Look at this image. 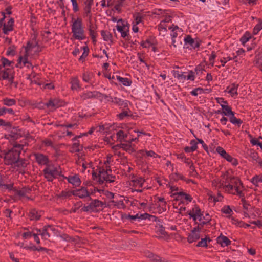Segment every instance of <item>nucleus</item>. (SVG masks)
Returning <instances> with one entry per match:
<instances>
[{
	"instance_id": "f257e3e1",
	"label": "nucleus",
	"mask_w": 262,
	"mask_h": 262,
	"mask_svg": "<svg viewBox=\"0 0 262 262\" xmlns=\"http://www.w3.org/2000/svg\"><path fill=\"white\" fill-rule=\"evenodd\" d=\"M110 166H98L96 170L93 168L92 179L98 184L102 185L104 182L111 183L116 180V176L113 175Z\"/></svg>"
},
{
	"instance_id": "f03ea898",
	"label": "nucleus",
	"mask_w": 262,
	"mask_h": 262,
	"mask_svg": "<svg viewBox=\"0 0 262 262\" xmlns=\"http://www.w3.org/2000/svg\"><path fill=\"white\" fill-rule=\"evenodd\" d=\"M24 145L15 143L13 147L5 154L4 162L7 165H12L17 162L20 154L24 148Z\"/></svg>"
},
{
	"instance_id": "7ed1b4c3",
	"label": "nucleus",
	"mask_w": 262,
	"mask_h": 262,
	"mask_svg": "<svg viewBox=\"0 0 262 262\" xmlns=\"http://www.w3.org/2000/svg\"><path fill=\"white\" fill-rule=\"evenodd\" d=\"M188 215L190 218H192L195 224H198L199 227L200 226H203L209 223L211 220L210 216L207 213H206L205 215L204 216L200 208L196 205H194L193 208L189 211Z\"/></svg>"
},
{
	"instance_id": "20e7f679",
	"label": "nucleus",
	"mask_w": 262,
	"mask_h": 262,
	"mask_svg": "<svg viewBox=\"0 0 262 262\" xmlns=\"http://www.w3.org/2000/svg\"><path fill=\"white\" fill-rule=\"evenodd\" d=\"M72 23L71 29L73 37L79 40H84L85 38V36L82 19L80 17L72 18Z\"/></svg>"
},
{
	"instance_id": "39448f33",
	"label": "nucleus",
	"mask_w": 262,
	"mask_h": 262,
	"mask_svg": "<svg viewBox=\"0 0 262 262\" xmlns=\"http://www.w3.org/2000/svg\"><path fill=\"white\" fill-rule=\"evenodd\" d=\"M61 172L59 171L57 167L47 166L43 170V173L45 178L49 182H52L54 179L60 175Z\"/></svg>"
},
{
	"instance_id": "423d86ee",
	"label": "nucleus",
	"mask_w": 262,
	"mask_h": 262,
	"mask_svg": "<svg viewBox=\"0 0 262 262\" xmlns=\"http://www.w3.org/2000/svg\"><path fill=\"white\" fill-rule=\"evenodd\" d=\"M116 29L118 32H120L121 37L126 39V38L128 37L129 35V29L127 23H125L122 19H120L117 21Z\"/></svg>"
},
{
	"instance_id": "0eeeda50",
	"label": "nucleus",
	"mask_w": 262,
	"mask_h": 262,
	"mask_svg": "<svg viewBox=\"0 0 262 262\" xmlns=\"http://www.w3.org/2000/svg\"><path fill=\"white\" fill-rule=\"evenodd\" d=\"M39 46L38 41L37 40V36L34 35L32 36L31 38L28 41L27 45L25 47V50L26 52L29 53L33 51L34 49H36L35 52H39Z\"/></svg>"
},
{
	"instance_id": "6e6552de",
	"label": "nucleus",
	"mask_w": 262,
	"mask_h": 262,
	"mask_svg": "<svg viewBox=\"0 0 262 262\" xmlns=\"http://www.w3.org/2000/svg\"><path fill=\"white\" fill-rule=\"evenodd\" d=\"M29 53L25 52V54L23 56H20L18 59V62L16 64V67L19 68H23L24 67H26L27 68H33L32 63L28 61V55Z\"/></svg>"
},
{
	"instance_id": "1a4fd4ad",
	"label": "nucleus",
	"mask_w": 262,
	"mask_h": 262,
	"mask_svg": "<svg viewBox=\"0 0 262 262\" xmlns=\"http://www.w3.org/2000/svg\"><path fill=\"white\" fill-rule=\"evenodd\" d=\"M107 101L116 104L122 108H126L128 107L129 101L127 100H123L117 97H110L107 99Z\"/></svg>"
},
{
	"instance_id": "9d476101",
	"label": "nucleus",
	"mask_w": 262,
	"mask_h": 262,
	"mask_svg": "<svg viewBox=\"0 0 262 262\" xmlns=\"http://www.w3.org/2000/svg\"><path fill=\"white\" fill-rule=\"evenodd\" d=\"M200 227L197 226L191 231L187 237V241L189 243L195 242L200 238Z\"/></svg>"
},
{
	"instance_id": "9b49d317",
	"label": "nucleus",
	"mask_w": 262,
	"mask_h": 262,
	"mask_svg": "<svg viewBox=\"0 0 262 262\" xmlns=\"http://www.w3.org/2000/svg\"><path fill=\"white\" fill-rule=\"evenodd\" d=\"M35 160L39 165H48L49 159L47 156L41 153H35L34 154Z\"/></svg>"
},
{
	"instance_id": "f8f14e48",
	"label": "nucleus",
	"mask_w": 262,
	"mask_h": 262,
	"mask_svg": "<svg viewBox=\"0 0 262 262\" xmlns=\"http://www.w3.org/2000/svg\"><path fill=\"white\" fill-rule=\"evenodd\" d=\"M74 196H78L79 198H85L90 196V193L86 187H82L80 189L73 190Z\"/></svg>"
},
{
	"instance_id": "ddd939ff",
	"label": "nucleus",
	"mask_w": 262,
	"mask_h": 262,
	"mask_svg": "<svg viewBox=\"0 0 262 262\" xmlns=\"http://www.w3.org/2000/svg\"><path fill=\"white\" fill-rule=\"evenodd\" d=\"M64 179L67 180L68 182L71 184L72 185L78 187L80 185L81 181L78 174H74L69 176L68 177H64L62 176Z\"/></svg>"
},
{
	"instance_id": "4468645a",
	"label": "nucleus",
	"mask_w": 262,
	"mask_h": 262,
	"mask_svg": "<svg viewBox=\"0 0 262 262\" xmlns=\"http://www.w3.org/2000/svg\"><path fill=\"white\" fill-rule=\"evenodd\" d=\"M64 105V102L58 99H50L46 104V105L50 108L51 109H56Z\"/></svg>"
},
{
	"instance_id": "2eb2a0df",
	"label": "nucleus",
	"mask_w": 262,
	"mask_h": 262,
	"mask_svg": "<svg viewBox=\"0 0 262 262\" xmlns=\"http://www.w3.org/2000/svg\"><path fill=\"white\" fill-rule=\"evenodd\" d=\"M14 23V20L12 18H9L7 23H4L2 28L3 33L5 34H8L10 32L13 31Z\"/></svg>"
},
{
	"instance_id": "dca6fc26",
	"label": "nucleus",
	"mask_w": 262,
	"mask_h": 262,
	"mask_svg": "<svg viewBox=\"0 0 262 262\" xmlns=\"http://www.w3.org/2000/svg\"><path fill=\"white\" fill-rule=\"evenodd\" d=\"M55 228L52 225L45 226L42 229V232L39 233L42 237V238L45 240H47L50 237L49 231H55Z\"/></svg>"
},
{
	"instance_id": "f3484780",
	"label": "nucleus",
	"mask_w": 262,
	"mask_h": 262,
	"mask_svg": "<svg viewBox=\"0 0 262 262\" xmlns=\"http://www.w3.org/2000/svg\"><path fill=\"white\" fill-rule=\"evenodd\" d=\"M184 40L185 45H188L187 48L190 47L191 48L195 49L200 46L199 42L194 40L190 35H187Z\"/></svg>"
},
{
	"instance_id": "a211bd4d",
	"label": "nucleus",
	"mask_w": 262,
	"mask_h": 262,
	"mask_svg": "<svg viewBox=\"0 0 262 262\" xmlns=\"http://www.w3.org/2000/svg\"><path fill=\"white\" fill-rule=\"evenodd\" d=\"M31 189L28 187H24L20 190L15 189V193L20 197H25L27 199H30V198L28 196V194L31 192Z\"/></svg>"
},
{
	"instance_id": "6ab92c4d",
	"label": "nucleus",
	"mask_w": 262,
	"mask_h": 262,
	"mask_svg": "<svg viewBox=\"0 0 262 262\" xmlns=\"http://www.w3.org/2000/svg\"><path fill=\"white\" fill-rule=\"evenodd\" d=\"M98 95H100L99 92L96 91H87L80 95V98L83 101L89 99L97 98Z\"/></svg>"
},
{
	"instance_id": "aec40b11",
	"label": "nucleus",
	"mask_w": 262,
	"mask_h": 262,
	"mask_svg": "<svg viewBox=\"0 0 262 262\" xmlns=\"http://www.w3.org/2000/svg\"><path fill=\"white\" fill-rule=\"evenodd\" d=\"M42 214L41 211L35 209H31L29 212V217L31 221H38Z\"/></svg>"
},
{
	"instance_id": "412c9836",
	"label": "nucleus",
	"mask_w": 262,
	"mask_h": 262,
	"mask_svg": "<svg viewBox=\"0 0 262 262\" xmlns=\"http://www.w3.org/2000/svg\"><path fill=\"white\" fill-rule=\"evenodd\" d=\"M145 180L141 177H134L130 182V186L134 187L141 188L143 187Z\"/></svg>"
},
{
	"instance_id": "4be33fe9",
	"label": "nucleus",
	"mask_w": 262,
	"mask_h": 262,
	"mask_svg": "<svg viewBox=\"0 0 262 262\" xmlns=\"http://www.w3.org/2000/svg\"><path fill=\"white\" fill-rule=\"evenodd\" d=\"M0 188L3 191L8 190V191L12 190L14 191V190L16 189L14 187V183L13 182L10 181L9 183H8L5 179L0 185Z\"/></svg>"
},
{
	"instance_id": "5701e85b",
	"label": "nucleus",
	"mask_w": 262,
	"mask_h": 262,
	"mask_svg": "<svg viewBox=\"0 0 262 262\" xmlns=\"http://www.w3.org/2000/svg\"><path fill=\"white\" fill-rule=\"evenodd\" d=\"M173 194L177 195V199H180L183 202L186 201L187 203L188 202H190L192 200V198L189 194L186 193L182 191L174 193Z\"/></svg>"
},
{
	"instance_id": "b1692460",
	"label": "nucleus",
	"mask_w": 262,
	"mask_h": 262,
	"mask_svg": "<svg viewBox=\"0 0 262 262\" xmlns=\"http://www.w3.org/2000/svg\"><path fill=\"white\" fill-rule=\"evenodd\" d=\"M230 240L226 236H224L222 234L217 237L216 243L220 245L222 247L228 246L231 244Z\"/></svg>"
},
{
	"instance_id": "393cba45",
	"label": "nucleus",
	"mask_w": 262,
	"mask_h": 262,
	"mask_svg": "<svg viewBox=\"0 0 262 262\" xmlns=\"http://www.w3.org/2000/svg\"><path fill=\"white\" fill-rule=\"evenodd\" d=\"M96 27L92 23H90L89 27V35L94 43L96 42L97 33L96 32Z\"/></svg>"
},
{
	"instance_id": "a878e982",
	"label": "nucleus",
	"mask_w": 262,
	"mask_h": 262,
	"mask_svg": "<svg viewBox=\"0 0 262 262\" xmlns=\"http://www.w3.org/2000/svg\"><path fill=\"white\" fill-rule=\"evenodd\" d=\"M74 195L73 190H64L62 191L60 193L57 194V197L63 200L67 199H70Z\"/></svg>"
},
{
	"instance_id": "bb28decb",
	"label": "nucleus",
	"mask_w": 262,
	"mask_h": 262,
	"mask_svg": "<svg viewBox=\"0 0 262 262\" xmlns=\"http://www.w3.org/2000/svg\"><path fill=\"white\" fill-rule=\"evenodd\" d=\"M228 2L229 0H216L214 3V9H216L218 11L223 9Z\"/></svg>"
},
{
	"instance_id": "cd10ccee",
	"label": "nucleus",
	"mask_w": 262,
	"mask_h": 262,
	"mask_svg": "<svg viewBox=\"0 0 262 262\" xmlns=\"http://www.w3.org/2000/svg\"><path fill=\"white\" fill-rule=\"evenodd\" d=\"M15 164H16V167L20 168L19 173H24V169L27 167L28 164L27 160L25 159H19Z\"/></svg>"
},
{
	"instance_id": "c85d7f7f",
	"label": "nucleus",
	"mask_w": 262,
	"mask_h": 262,
	"mask_svg": "<svg viewBox=\"0 0 262 262\" xmlns=\"http://www.w3.org/2000/svg\"><path fill=\"white\" fill-rule=\"evenodd\" d=\"M229 183L233 185L235 189H237V188H239L240 186H241L242 187H244L243 183L238 177H231L230 179Z\"/></svg>"
},
{
	"instance_id": "c756f323",
	"label": "nucleus",
	"mask_w": 262,
	"mask_h": 262,
	"mask_svg": "<svg viewBox=\"0 0 262 262\" xmlns=\"http://www.w3.org/2000/svg\"><path fill=\"white\" fill-rule=\"evenodd\" d=\"M205 67L206 64L205 63H201L195 68V71L196 74L199 76V78H201V75H205L204 73L206 72Z\"/></svg>"
},
{
	"instance_id": "7c9ffc66",
	"label": "nucleus",
	"mask_w": 262,
	"mask_h": 262,
	"mask_svg": "<svg viewBox=\"0 0 262 262\" xmlns=\"http://www.w3.org/2000/svg\"><path fill=\"white\" fill-rule=\"evenodd\" d=\"M93 211L98 210L103 207V203L97 199L93 200L91 203Z\"/></svg>"
},
{
	"instance_id": "2f4dec72",
	"label": "nucleus",
	"mask_w": 262,
	"mask_h": 262,
	"mask_svg": "<svg viewBox=\"0 0 262 262\" xmlns=\"http://www.w3.org/2000/svg\"><path fill=\"white\" fill-rule=\"evenodd\" d=\"M71 89L73 90H78L80 89V81L77 77L71 78Z\"/></svg>"
},
{
	"instance_id": "473e14b6",
	"label": "nucleus",
	"mask_w": 262,
	"mask_h": 262,
	"mask_svg": "<svg viewBox=\"0 0 262 262\" xmlns=\"http://www.w3.org/2000/svg\"><path fill=\"white\" fill-rule=\"evenodd\" d=\"M12 74V70L10 69L1 70L0 71V80L7 79Z\"/></svg>"
},
{
	"instance_id": "72a5a7b5",
	"label": "nucleus",
	"mask_w": 262,
	"mask_h": 262,
	"mask_svg": "<svg viewBox=\"0 0 262 262\" xmlns=\"http://www.w3.org/2000/svg\"><path fill=\"white\" fill-rule=\"evenodd\" d=\"M121 143L120 144V148H122L124 150L127 151L129 153H133L135 151L132 144L129 143Z\"/></svg>"
},
{
	"instance_id": "f704fd0d",
	"label": "nucleus",
	"mask_w": 262,
	"mask_h": 262,
	"mask_svg": "<svg viewBox=\"0 0 262 262\" xmlns=\"http://www.w3.org/2000/svg\"><path fill=\"white\" fill-rule=\"evenodd\" d=\"M101 35L104 41H110L111 43H113V36L111 33L106 31L102 30L101 31Z\"/></svg>"
},
{
	"instance_id": "c9c22d12",
	"label": "nucleus",
	"mask_w": 262,
	"mask_h": 262,
	"mask_svg": "<svg viewBox=\"0 0 262 262\" xmlns=\"http://www.w3.org/2000/svg\"><path fill=\"white\" fill-rule=\"evenodd\" d=\"M222 113L225 116H230L234 112L232 111L231 107L227 104H221Z\"/></svg>"
},
{
	"instance_id": "e433bc0d",
	"label": "nucleus",
	"mask_w": 262,
	"mask_h": 262,
	"mask_svg": "<svg viewBox=\"0 0 262 262\" xmlns=\"http://www.w3.org/2000/svg\"><path fill=\"white\" fill-rule=\"evenodd\" d=\"M170 177L171 180L174 181H178L179 180L186 181L185 177L177 171L171 173L170 176Z\"/></svg>"
},
{
	"instance_id": "4c0bfd02",
	"label": "nucleus",
	"mask_w": 262,
	"mask_h": 262,
	"mask_svg": "<svg viewBox=\"0 0 262 262\" xmlns=\"http://www.w3.org/2000/svg\"><path fill=\"white\" fill-rule=\"evenodd\" d=\"M117 140L120 142L126 141L125 139L127 138V134L124 131L119 130L116 133Z\"/></svg>"
},
{
	"instance_id": "58836bf2",
	"label": "nucleus",
	"mask_w": 262,
	"mask_h": 262,
	"mask_svg": "<svg viewBox=\"0 0 262 262\" xmlns=\"http://www.w3.org/2000/svg\"><path fill=\"white\" fill-rule=\"evenodd\" d=\"M140 45L142 46L143 48H149L152 46L154 45V38H149L147 39L145 41H142L140 43Z\"/></svg>"
},
{
	"instance_id": "ea45409f",
	"label": "nucleus",
	"mask_w": 262,
	"mask_h": 262,
	"mask_svg": "<svg viewBox=\"0 0 262 262\" xmlns=\"http://www.w3.org/2000/svg\"><path fill=\"white\" fill-rule=\"evenodd\" d=\"M116 78L119 82L124 86H129L132 84V81L127 78H123L120 76H116Z\"/></svg>"
},
{
	"instance_id": "a19ab883",
	"label": "nucleus",
	"mask_w": 262,
	"mask_h": 262,
	"mask_svg": "<svg viewBox=\"0 0 262 262\" xmlns=\"http://www.w3.org/2000/svg\"><path fill=\"white\" fill-rule=\"evenodd\" d=\"M93 76V74L92 73L90 72H84L82 74V80L83 81L89 83L91 82Z\"/></svg>"
},
{
	"instance_id": "79ce46f5",
	"label": "nucleus",
	"mask_w": 262,
	"mask_h": 262,
	"mask_svg": "<svg viewBox=\"0 0 262 262\" xmlns=\"http://www.w3.org/2000/svg\"><path fill=\"white\" fill-rule=\"evenodd\" d=\"M223 158L226 159L228 162H231L234 166H236L238 164L237 160L235 158H233L228 153H226V155H225Z\"/></svg>"
},
{
	"instance_id": "37998d69",
	"label": "nucleus",
	"mask_w": 262,
	"mask_h": 262,
	"mask_svg": "<svg viewBox=\"0 0 262 262\" xmlns=\"http://www.w3.org/2000/svg\"><path fill=\"white\" fill-rule=\"evenodd\" d=\"M110 202L112 203L118 209H124L126 207L123 200L117 201L112 200L110 201Z\"/></svg>"
},
{
	"instance_id": "c03bdc74",
	"label": "nucleus",
	"mask_w": 262,
	"mask_h": 262,
	"mask_svg": "<svg viewBox=\"0 0 262 262\" xmlns=\"http://www.w3.org/2000/svg\"><path fill=\"white\" fill-rule=\"evenodd\" d=\"M173 76L179 80H185L186 78V76L184 74V72H180L178 71L173 70L172 72Z\"/></svg>"
},
{
	"instance_id": "a18cd8bd",
	"label": "nucleus",
	"mask_w": 262,
	"mask_h": 262,
	"mask_svg": "<svg viewBox=\"0 0 262 262\" xmlns=\"http://www.w3.org/2000/svg\"><path fill=\"white\" fill-rule=\"evenodd\" d=\"M254 62L255 66L258 68L262 71V58L260 54H258L255 56Z\"/></svg>"
},
{
	"instance_id": "49530a36",
	"label": "nucleus",
	"mask_w": 262,
	"mask_h": 262,
	"mask_svg": "<svg viewBox=\"0 0 262 262\" xmlns=\"http://www.w3.org/2000/svg\"><path fill=\"white\" fill-rule=\"evenodd\" d=\"M235 113L230 116L229 120L233 124H237L239 126L243 123V121L234 116Z\"/></svg>"
},
{
	"instance_id": "de8ad7c7",
	"label": "nucleus",
	"mask_w": 262,
	"mask_h": 262,
	"mask_svg": "<svg viewBox=\"0 0 262 262\" xmlns=\"http://www.w3.org/2000/svg\"><path fill=\"white\" fill-rule=\"evenodd\" d=\"M3 104L5 105L11 106L15 105L16 100L14 99L5 98L3 100Z\"/></svg>"
},
{
	"instance_id": "09e8293b",
	"label": "nucleus",
	"mask_w": 262,
	"mask_h": 262,
	"mask_svg": "<svg viewBox=\"0 0 262 262\" xmlns=\"http://www.w3.org/2000/svg\"><path fill=\"white\" fill-rule=\"evenodd\" d=\"M169 29L171 30V36L172 38H176L178 36V32L179 31V27L172 25V26L169 27Z\"/></svg>"
},
{
	"instance_id": "8fccbe9b",
	"label": "nucleus",
	"mask_w": 262,
	"mask_h": 262,
	"mask_svg": "<svg viewBox=\"0 0 262 262\" xmlns=\"http://www.w3.org/2000/svg\"><path fill=\"white\" fill-rule=\"evenodd\" d=\"M140 152L142 155H144V153L145 152L146 154V155H147V156H148V157H153V158H157V157L159 158L160 157V156H159L158 154L155 153L152 150L147 151V150H141L140 151Z\"/></svg>"
},
{
	"instance_id": "3c124183",
	"label": "nucleus",
	"mask_w": 262,
	"mask_h": 262,
	"mask_svg": "<svg viewBox=\"0 0 262 262\" xmlns=\"http://www.w3.org/2000/svg\"><path fill=\"white\" fill-rule=\"evenodd\" d=\"M139 219L140 221L146 219H148L149 220L154 219L155 220L156 216L152 215H150L147 213H145L143 214H139Z\"/></svg>"
},
{
	"instance_id": "603ef678",
	"label": "nucleus",
	"mask_w": 262,
	"mask_h": 262,
	"mask_svg": "<svg viewBox=\"0 0 262 262\" xmlns=\"http://www.w3.org/2000/svg\"><path fill=\"white\" fill-rule=\"evenodd\" d=\"M231 220H232V223L236 225L239 227H244L245 228L250 227V225L248 224L245 223L242 221H238L235 220L233 217H231Z\"/></svg>"
},
{
	"instance_id": "864d4df0",
	"label": "nucleus",
	"mask_w": 262,
	"mask_h": 262,
	"mask_svg": "<svg viewBox=\"0 0 262 262\" xmlns=\"http://www.w3.org/2000/svg\"><path fill=\"white\" fill-rule=\"evenodd\" d=\"M211 240L209 238L205 237L204 238H202L201 241L199 242L197 246L198 247H207V242H210Z\"/></svg>"
},
{
	"instance_id": "5fc2aeb1",
	"label": "nucleus",
	"mask_w": 262,
	"mask_h": 262,
	"mask_svg": "<svg viewBox=\"0 0 262 262\" xmlns=\"http://www.w3.org/2000/svg\"><path fill=\"white\" fill-rule=\"evenodd\" d=\"M251 182L256 186H258L259 182H262V176L256 175L251 180Z\"/></svg>"
},
{
	"instance_id": "6e6d98bb",
	"label": "nucleus",
	"mask_w": 262,
	"mask_h": 262,
	"mask_svg": "<svg viewBox=\"0 0 262 262\" xmlns=\"http://www.w3.org/2000/svg\"><path fill=\"white\" fill-rule=\"evenodd\" d=\"M262 29V20L259 19V23L254 28L253 33L254 34H256L258 32Z\"/></svg>"
},
{
	"instance_id": "4d7b16f0",
	"label": "nucleus",
	"mask_w": 262,
	"mask_h": 262,
	"mask_svg": "<svg viewBox=\"0 0 262 262\" xmlns=\"http://www.w3.org/2000/svg\"><path fill=\"white\" fill-rule=\"evenodd\" d=\"M251 38V36L250 33L246 32L240 39L242 43L244 45L246 42H247L250 38Z\"/></svg>"
},
{
	"instance_id": "13d9d810",
	"label": "nucleus",
	"mask_w": 262,
	"mask_h": 262,
	"mask_svg": "<svg viewBox=\"0 0 262 262\" xmlns=\"http://www.w3.org/2000/svg\"><path fill=\"white\" fill-rule=\"evenodd\" d=\"M128 111H123L122 112H121V113L117 115L118 117L120 120H122L126 117H128V116H131V115L128 113V112L130 113L131 111L128 108Z\"/></svg>"
},
{
	"instance_id": "bf43d9fd",
	"label": "nucleus",
	"mask_w": 262,
	"mask_h": 262,
	"mask_svg": "<svg viewBox=\"0 0 262 262\" xmlns=\"http://www.w3.org/2000/svg\"><path fill=\"white\" fill-rule=\"evenodd\" d=\"M3 213L5 216L8 218L7 220L8 222L12 220V218L11 217V214L13 213V211L11 210L10 209H6L5 210H4Z\"/></svg>"
},
{
	"instance_id": "052dcab7",
	"label": "nucleus",
	"mask_w": 262,
	"mask_h": 262,
	"mask_svg": "<svg viewBox=\"0 0 262 262\" xmlns=\"http://www.w3.org/2000/svg\"><path fill=\"white\" fill-rule=\"evenodd\" d=\"M113 156L111 154H108L106 156V160L104 161V167L110 166V165L112 164L113 160H112Z\"/></svg>"
},
{
	"instance_id": "680f3d73",
	"label": "nucleus",
	"mask_w": 262,
	"mask_h": 262,
	"mask_svg": "<svg viewBox=\"0 0 262 262\" xmlns=\"http://www.w3.org/2000/svg\"><path fill=\"white\" fill-rule=\"evenodd\" d=\"M6 113H8L10 114H14V112L12 108H7L5 107H2L0 108V116L3 115L4 114H6Z\"/></svg>"
},
{
	"instance_id": "e2e57ef3",
	"label": "nucleus",
	"mask_w": 262,
	"mask_h": 262,
	"mask_svg": "<svg viewBox=\"0 0 262 262\" xmlns=\"http://www.w3.org/2000/svg\"><path fill=\"white\" fill-rule=\"evenodd\" d=\"M79 146L80 144L79 143L76 142L73 143L70 149V152L72 153L79 152L80 151Z\"/></svg>"
},
{
	"instance_id": "0e129e2a",
	"label": "nucleus",
	"mask_w": 262,
	"mask_h": 262,
	"mask_svg": "<svg viewBox=\"0 0 262 262\" xmlns=\"http://www.w3.org/2000/svg\"><path fill=\"white\" fill-rule=\"evenodd\" d=\"M83 49L84 52H83L82 55L80 57V58L79 59V60L81 61H83L85 60V58L88 55V52H89V49L87 47H84L83 48Z\"/></svg>"
},
{
	"instance_id": "69168bd1",
	"label": "nucleus",
	"mask_w": 262,
	"mask_h": 262,
	"mask_svg": "<svg viewBox=\"0 0 262 262\" xmlns=\"http://www.w3.org/2000/svg\"><path fill=\"white\" fill-rule=\"evenodd\" d=\"M15 49L16 48L14 46L9 47L7 51V55L14 56L15 54Z\"/></svg>"
},
{
	"instance_id": "338daca9",
	"label": "nucleus",
	"mask_w": 262,
	"mask_h": 262,
	"mask_svg": "<svg viewBox=\"0 0 262 262\" xmlns=\"http://www.w3.org/2000/svg\"><path fill=\"white\" fill-rule=\"evenodd\" d=\"M189 175L191 177H196L198 174L194 166H193V164L192 165H191V166H189Z\"/></svg>"
},
{
	"instance_id": "774afa93",
	"label": "nucleus",
	"mask_w": 262,
	"mask_h": 262,
	"mask_svg": "<svg viewBox=\"0 0 262 262\" xmlns=\"http://www.w3.org/2000/svg\"><path fill=\"white\" fill-rule=\"evenodd\" d=\"M250 142L253 145L259 146L262 149V143L260 142L256 138H252Z\"/></svg>"
}]
</instances>
